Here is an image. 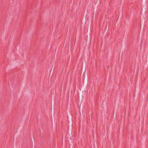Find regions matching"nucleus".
I'll list each match as a JSON object with an SVG mask.
<instances>
[{
  "label": "nucleus",
  "instance_id": "f257e3e1",
  "mask_svg": "<svg viewBox=\"0 0 148 148\" xmlns=\"http://www.w3.org/2000/svg\"><path fill=\"white\" fill-rule=\"evenodd\" d=\"M67 138L68 139H69L70 140H72L73 139V135L72 134H71V135L69 134L68 135L66 136Z\"/></svg>",
  "mask_w": 148,
  "mask_h": 148
}]
</instances>
